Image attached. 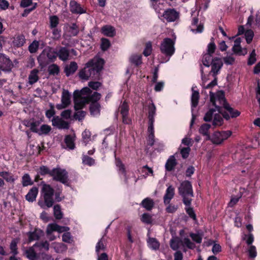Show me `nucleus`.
<instances>
[{"label":"nucleus","instance_id":"obj_62","mask_svg":"<svg viewBox=\"0 0 260 260\" xmlns=\"http://www.w3.org/2000/svg\"><path fill=\"white\" fill-rule=\"evenodd\" d=\"M190 151V148L189 147L182 148L180 151L182 157L183 158H186L188 156Z\"/></svg>","mask_w":260,"mask_h":260},{"label":"nucleus","instance_id":"obj_51","mask_svg":"<svg viewBox=\"0 0 260 260\" xmlns=\"http://www.w3.org/2000/svg\"><path fill=\"white\" fill-rule=\"evenodd\" d=\"M233 50L235 53H236L240 55H244L247 53V49L246 48L242 49L240 45L237 46V47H236V48H235V47H233Z\"/></svg>","mask_w":260,"mask_h":260},{"label":"nucleus","instance_id":"obj_50","mask_svg":"<svg viewBox=\"0 0 260 260\" xmlns=\"http://www.w3.org/2000/svg\"><path fill=\"white\" fill-rule=\"evenodd\" d=\"M101 97V94L97 92H94L92 95L89 96H87L89 102H91V103L96 102L100 99Z\"/></svg>","mask_w":260,"mask_h":260},{"label":"nucleus","instance_id":"obj_58","mask_svg":"<svg viewBox=\"0 0 260 260\" xmlns=\"http://www.w3.org/2000/svg\"><path fill=\"white\" fill-rule=\"evenodd\" d=\"M17 243V242L15 240H13L10 244V248L11 253H13V255H15L18 253Z\"/></svg>","mask_w":260,"mask_h":260},{"label":"nucleus","instance_id":"obj_7","mask_svg":"<svg viewBox=\"0 0 260 260\" xmlns=\"http://www.w3.org/2000/svg\"><path fill=\"white\" fill-rule=\"evenodd\" d=\"M51 176L53 180L59 181L66 184L68 181V172L64 169L60 168H54L51 170Z\"/></svg>","mask_w":260,"mask_h":260},{"label":"nucleus","instance_id":"obj_27","mask_svg":"<svg viewBox=\"0 0 260 260\" xmlns=\"http://www.w3.org/2000/svg\"><path fill=\"white\" fill-rule=\"evenodd\" d=\"M177 162L176 161V159L174 156H171L167 160L165 168L168 171H171L174 169L175 166L176 165Z\"/></svg>","mask_w":260,"mask_h":260},{"label":"nucleus","instance_id":"obj_24","mask_svg":"<svg viewBox=\"0 0 260 260\" xmlns=\"http://www.w3.org/2000/svg\"><path fill=\"white\" fill-rule=\"evenodd\" d=\"M141 205L146 210L150 211L154 206V202L151 199L147 198L142 201Z\"/></svg>","mask_w":260,"mask_h":260},{"label":"nucleus","instance_id":"obj_49","mask_svg":"<svg viewBox=\"0 0 260 260\" xmlns=\"http://www.w3.org/2000/svg\"><path fill=\"white\" fill-rule=\"evenodd\" d=\"M111 44L109 40L106 38L101 39V48L103 51L107 50L110 46Z\"/></svg>","mask_w":260,"mask_h":260},{"label":"nucleus","instance_id":"obj_48","mask_svg":"<svg viewBox=\"0 0 260 260\" xmlns=\"http://www.w3.org/2000/svg\"><path fill=\"white\" fill-rule=\"evenodd\" d=\"M22 184L23 186H26L32 184L31 178L28 174H25L23 176L22 178Z\"/></svg>","mask_w":260,"mask_h":260},{"label":"nucleus","instance_id":"obj_22","mask_svg":"<svg viewBox=\"0 0 260 260\" xmlns=\"http://www.w3.org/2000/svg\"><path fill=\"white\" fill-rule=\"evenodd\" d=\"M211 127V125L207 123L202 124L199 128V132L201 134L206 136V140H210V136L208 133V131Z\"/></svg>","mask_w":260,"mask_h":260},{"label":"nucleus","instance_id":"obj_64","mask_svg":"<svg viewBox=\"0 0 260 260\" xmlns=\"http://www.w3.org/2000/svg\"><path fill=\"white\" fill-rule=\"evenodd\" d=\"M249 255L251 258H254L257 255L256 248L254 246L251 245L248 249Z\"/></svg>","mask_w":260,"mask_h":260},{"label":"nucleus","instance_id":"obj_6","mask_svg":"<svg viewBox=\"0 0 260 260\" xmlns=\"http://www.w3.org/2000/svg\"><path fill=\"white\" fill-rule=\"evenodd\" d=\"M175 42L170 38H165L160 46L161 52L167 56H172L175 52Z\"/></svg>","mask_w":260,"mask_h":260},{"label":"nucleus","instance_id":"obj_20","mask_svg":"<svg viewBox=\"0 0 260 260\" xmlns=\"http://www.w3.org/2000/svg\"><path fill=\"white\" fill-rule=\"evenodd\" d=\"M78 65L75 61H72L69 66H67L64 69V72L67 76L73 74L77 70Z\"/></svg>","mask_w":260,"mask_h":260},{"label":"nucleus","instance_id":"obj_61","mask_svg":"<svg viewBox=\"0 0 260 260\" xmlns=\"http://www.w3.org/2000/svg\"><path fill=\"white\" fill-rule=\"evenodd\" d=\"M86 115V112L83 111H79L74 114V118L79 120H82L84 119Z\"/></svg>","mask_w":260,"mask_h":260},{"label":"nucleus","instance_id":"obj_39","mask_svg":"<svg viewBox=\"0 0 260 260\" xmlns=\"http://www.w3.org/2000/svg\"><path fill=\"white\" fill-rule=\"evenodd\" d=\"M51 130L50 126L47 124H43L41 126L40 128L39 129L38 134L39 135H48Z\"/></svg>","mask_w":260,"mask_h":260},{"label":"nucleus","instance_id":"obj_36","mask_svg":"<svg viewBox=\"0 0 260 260\" xmlns=\"http://www.w3.org/2000/svg\"><path fill=\"white\" fill-rule=\"evenodd\" d=\"M213 59L212 55L206 53L203 56V64L206 67H209Z\"/></svg>","mask_w":260,"mask_h":260},{"label":"nucleus","instance_id":"obj_8","mask_svg":"<svg viewBox=\"0 0 260 260\" xmlns=\"http://www.w3.org/2000/svg\"><path fill=\"white\" fill-rule=\"evenodd\" d=\"M232 135L231 131H223L221 132H215L212 137H210L211 142L215 144H220L223 141L227 139Z\"/></svg>","mask_w":260,"mask_h":260},{"label":"nucleus","instance_id":"obj_25","mask_svg":"<svg viewBox=\"0 0 260 260\" xmlns=\"http://www.w3.org/2000/svg\"><path fill=\"white\" fill-rule=\"evenodd\" d=\"M37 244H35L32 247H29L24 251L25 255L30 260H35L37 258V253L34 249V247Z\"/></svg>","mask_w":260,"mask_h":260},{"label":"nucleus","instance_id":"obj_33","mask_svg":"<svg viewBox=\"0 0 260 260\" xmlns=\"http://www.w3.org/2000/svg\"><path fill=\"white\" fill-rule=\"evenodd\" d=\"M79 32V27L75 23L72 24L68 27V32L70 37L76 36Z\"/></svg>","mask_w":260,"mask_h":260},{"label":"nucleus","instance_id":"obj_1","mask_svg":"<svg viewBox=\"0 0 260 260\" xmlns=\"http://www.w3.org/2000/svg\"><path fill=\"white\" fill-rule=\"evenodd\" d=\"M210 98L211 102L215 107V109H211L206 113L204 117V120L205 121H210L215 114L214 113L216 111L222 114L223 117L227 120L231 117L234 118L240 115V112L234 110L226 102L222 93L215 96L213 92H210Z\"/></svg>","mask_w":260,"mask_h":260},{"label":"nucleus","instance_id":"obj_9","mask_svg":"<svg viewBox=\"0 0 260 260\" xmlns=\"http://www.w3.org/2000/svg\"><path fill=\"white\" fill-rule=\"evenodd\" d=\"M13 63L10 58L3 53H0V69L9 72L13 68Z\"/></svg>","mask_w":260,"mask_h":260},{"label":"nucleus","instance_id":"obj_41","mask_svg":"<svg viewBox=\"0 0 260 260\" xmlns=\"http://www.w3.org/2000/svg\"><path fill=\"white\" fill-rule=\"evenodd\" d=\"M219 113H216L214 115L213 125L214 126H220L222 124L223 119Z\"/></svg>","mask_w":260,"mask_h":260},{"label":"nucleus","instance_id":"obj_17","mask_svg":"<svg viewBox=\"0 0 260 260\" xmlns=\"http://www.w3.org/2000/svg\"><path fill=\"white\" fill-rule=\"evenodd\" d=\"M102 33L107 37H113L116 35V30L115 28L110 25H106L101 28Z\"/></svg>","mask_w":260,"mask_h":260},{"label":"nucleus","instance_id":"obj_31","mask_svg":"<svg viewBox=\"0 0 260 260\" xmlns=\"http://www.w3.org/2000/svg\"><path fill=\"white\" fill-rule=\"evenodd\" d=\"M147 243L149 247L153 250H157L159 247V243L155 238H149Z\"/></svg>","mask_w":260,"mask_h":260},{"label":"nucleus","instance_id":"obj_59","mask_svg":"<svg viewBox=\"0 0 260 260\" xmlns=\"http://www.w3.org/2000/svg\"><path fill=\"white\" fill-rule=\"evenodd\" d=\"M82 161L83 164L89 166H91L94 163V160L87 155L83 156Z\"/></svg>","mask_w":260,"mask_h":260},{"label":"nucleus","instance_id":"obj_40","mask_svg":"<svg viewBox=\"0 0 260 260\" xmlns=\"http://www.w3.org/2000/svg\"><path fill=\"white\" fill-rule=\"evenodd\" d=\"M54 216L57 219H60L62 218V213L61 211V207L59 205H55L53 207Z\"/></svg>","mask_w":260,"mask_h":260},{"label":"nucleus","instance_id":"obj_43","mask_svg":"<svg viewBox=\"0 0 260 260\" xmlns=\"http://www.w3.org/2000/svg\"><path fill=\"white\" fill-rule=\"evenodd\" d=\"M39 47V42L36 40L34 41L28 46V50L31 53H36Z\"/></svg>","mask_w":260,"mask_h":260},{"label":"nucleus","instance_id":"obj_57","mask_svg":"<svg viewBox=\"0 0 260 260\" xmlns=\"http://www.w3.org/2000/svg\"><path fill=\"white\" fill-rule=\"evenodd\" d=\"M58 228V224L56 223H51L48 225L46 233L47 234H50L54 231H56Z\"/></svg>","mask_w":260,"mask_h":260},{"label":"nucleus","instance_id":"obj_4","mask_svg":"<svg viewBox=\"0 0 260 260\" xmlns=\"http://www.w3.org/2000/svg\"><path fill=\"white\" fill-rule=\"evenodd\" d=\"M178 190L179 194L183 198V203L186 206H190L192 201V198L193 196V190L190 182L188 181L182 182Z\"/></svg>","mask_w":260,"mask_h":260},{"label":"nucleus","instance_id":"obj_3","mask_svg":"<svg viewBox=\"0 0 260 260\" xmlns=\"http://www.w3.org/2000/svg\"><path fill=\"white\" fill-rule=\"evenodd\" d=\"M60 191L54 193V190L50 185L44 184L42 186L41 194V199L39 200L38 204L43 209L52 207L55 201L60 202L62 198L60 197Z\"/></svg>","mask_w":260,"mask_h":260},{"label":"nucleus","instance_id":"obj_45","mask_svg":"<svg viewBox=\"0 0 260 260\" xmlns=\"http://www.w3.org/2000/svg\"><path fill=\"white\" fill-rule=\"evenodd\" d=\"M48 72L50 75H57L59 72V68L56 64H52L48 67Z\"/></svg>","mask_w":260,"mask_h":260},{"label":"nucleus","instance_id":"obj_30","mask_svg":"<svg viewBox=\"0 0 260 260\" xmlns=\"http://www.w3.org/2000/svg\"><path fill=\"white\" fill-rule=\"evenodd\" d=\"M65 143L68 148L70 149H74L75 147V138L74 136L68 135L64 139Z\"/></svg>","mask_w":260,"mask_h":260},{"label":"nucleus","instance_id":"obj_11","mask_svg":"<svg viewBox=\"0 0 260 260\" xmlns=\"http://www.w3.org/2000/svg\"><path fill=\"white\" fill-rule=\"evenodd\" d=\"M162 16L168 22H174L179 18V13L174 9H168L164 12Z\"/></svg>","mask_w":260,"mask_h":260},{"label":"nucleus","instance_id":"obj_37","mask_svg":"<svg viewBox=\"0 0 260 260\" xmlns=\"http://www.w3.org/2000/svg\"><path fill=\"white\" fill-rule=\"evenodd\" d=\"M0 176L3 177L7 182L13 183L15 179L11 173L8 172H0Z\"/></svg>","mask_w":260,"mask_h":260},{"label":"nucleus","instance_id":"obj_44","mask_svg":"<svg viewBox=\"0 0 260 260\" xmlns=\"http://www.w3.org/2000/svg\"><path fill=\"white\" fill-rule=\"evenodd\" d=\"M50 27L51 28L56 27L59 23V18L56 15L51 16L49 17Z\"/></svg>","mask_w":260,"mask_h":260},{"label":"nucleus","instance_id":"obj_23","mask_svg":"<svg viewBox=\"0 0 260 260\" xmlns=\"http://www.w3.org/2000/svg\"><path fill=\"white\" fill-rule=\"evenodd\" d=\"M57 56L59 59L63 61H66L69 59V52L68 50L65 47H61L58 52Z\"/></svg>","mask_w":260,"mask_h":260},{"label":"nucleus","instance_id":"obj_13","mask_svg":"<svg viewBox=\"0 0 260 260\" xmlns=\"http://www.w3.org/2000/svg\"><path fill=\"white\" fill-rule=\"evenodd\" d=\"M71 95L68 90H63L61 96V104H57L56 108L58 110H61L66 108L70 104Z\"/></svg>","mask_w":260,"mask_h":260},{"label":"nucleus","instance_id":"obj_10","mask_svg":"<svg viewBox=\"0 0 260 260\" xmlns=\"http://www.w3.org/2000/svg\"><path fill=\"white\" fill-rule=\"evenodd\" d=\"M210 66H211L210 73L212 74L213 77H215L221 69L223 63L220 58L215 57L212 59Z\"/></svg>","mask_w":260,"mask_h":260},{"label":"nucleus","instance_id":"obj_29","mask_svg":"<svg viewBox=\"0 0 260 260\" xmlns=\"http://www.w3.org/2000/svg\"><path fill=\"white\" fill-rule=\"evenodd\" d=\"M192 95H191V104L192 107H196L199 103V92L198 91L194 90V87L192 88Z\"/></svg>","mask_w":260,"mask_h":260},{"label":"nucleus","instance_id":"obj_5","mask_svg":"<svg viewBox=\"0 0 260 260\" xmlns=\"http://www.w3.org/2000/svg\"><path fill=\"white\" fill-rule=\"evenodd\" d=\"M57 56V52L54 51L51 47H47L38 57V61L39 65L43 68L54 61Z\"/></svg>","mask_w":260,"mask_h":260},{"label":"nucleus","instance_id":"obj_34","mask_svg":"<svg viewBox=\"0 0 260 260\" xmlns=\"http://www.w3.org/2000/svg\"><path fill=\"white\" fill-rule=\"evenodd\" d=\"M156 112V107L154 104L152 103L148 108V119L149 121H154V116Z\"/></svg>","mask_w":260,"mask_h":260},{"label":"nucleus","instance_id":"obj_55","mask_svg":"<svg viewBox=\"0 0 260 260\" xmlns=\"http://www.w3.org/2000/svg\"><path fill=\"white\" fill-rule=\"evenodd\" d=\"M105 248V245L104 242V238H102L98 242L96 245L95 250L97 253H99L101 250H104Z\"/></svg>","mask_w":260,"mask_h":260},{"label":"nucleus","instance_id":"obj_21","mask_svg":"<svg viewBox=\"0 0 260 260\" xmlns=\"http://www.w3.org/2000/svg\"><path fill=\"white\" fill-rule=\"evenodd\" d=\"M38 73L39 70L38 69H34L31 71L28 78V83L30 85H32L38 81L39 79Z\"/></svg>","mask_w":260,"mask_h":260},{"label":"nucleus","instance_id":"obj_16","mask_svg":"<svg viewBox=\"0 0 260 260\" xmlns=\"http://www.w3.org/2000/svg\"><path fill=\"white\" fill-rule=\"evenodd\" d=\"M26 43L25 37L22 34L15 35L12 41V45L14 47L19 48L23 46Z\"/></svg>","mask_w":260,"mask_h":260},{"label":"nucleus","instance_id":"obj_54","mask_svg":"<svg viewBox=\"0 0 260 260\" xmlns=\"http://www.w3.org/2000/svg\"><path fill=\"white\" fill-rule=\"evenodd\" d=\"M141 220L144 223L150 224L152 222V217L148 213H144L142 215Z\"/></svg>","mask_w":260,"mask_h":260},{"label":"nucleus","instance_id":"obj_2","mask_svg":"<svg viewBox=\"0 0 260 260\" xmlns=\"http://www.w3.org/2000/svg\"><path fill=\"white\" fill-rule=\"evenodd\" d=\"M104 60L102 58H94L85 64V66L79 72V77L84 80L99 79Z\"/></svg>","mask_w":260,"mask_h":260},{"label":"nucleus","instance_id":"obj_63","mask_svg":"<svg viewBox=\"0 0 260 260\" xmlns=\"http://www.w3.org/2000/svg\"><path fill=\"white\" fill-rule=\"evenodd\" d=\"M256 54L255 52V50H253L249 56L248 61V64L249 65H252L256 61V58H255Z\"/></svg>","mask_w":260,"mask_h":260},{"label":"nucleus","instance_id":"obj_14","mask_svg":"<svg viewBox=\"0 0 260 260\" xmlns=\"http://www.w3.org/2000/svg\"><path fill=\"white\" fill-rule=\"evenodd\" d=\"M52 122L53 126H56L59 129H68L69 127V123L58 116L53 117Z\"/></svg>","mask_w":260,"mask_h":260},{"label":"nucleus","instance_id":"obj_28","mask_svg":"<svg viewBox=\"0 0 260 260\" xmlns=\"http://www.w3.org/2000/svg\"><path fill=\"white\" fill-rule=\"evenodd\" d=\"M182 243V240L178 237H173L170 242L171 248L174 250H177L179 248L180 244Z\"/></svg>","mask_w":260,"mask_h":260},{"label":"nucleus","instance_id":"obj_60","mask_svg":"<svg viewBox=\"0 0 260 260\" xmlns=\"http://www.w3.org/2000/svg\"><path fill=\"white\" fill-rule=\"evenodd\" d=\"M152 52V45L150 42H148L146 44L145 48L143 51V54L145 56H148L150 55Z\"/></svg>","mask_w":260,"mask_h":260},{"label":"nucleus","instance_id":"obj_35","mask_svg":"<svg viewBox=\"0 0 260 260\" xmlns=\"http://www.w3.org/2000/svg\"><path fill=\"white\" fill-rule=\"evenodd\" d=\"M75 95L78 94L79 96H89L91 92V90L88 87H84L81 91L76 90Z\"/></svg>","mask_w":260,"mask_h":260},{"label":"nucleus","instance_id":"obj_53","mask_svg":"<svg viewBox=\"0 0 260 260\" xmlns=\"http://www.w3.org/2000/svg\"><path fill=\"white\" fill-rule=\"evenodd\" d=\"M254 36L253 31L251 29L247 30L245 32V36L246 42L248 44L251 43Z\"/></svg>","mask_w":260,"mask_h":260},{"label":"nucleus","instance_id":"obj_47","mask_svg":"<svg viewBox=\"0 0 260 260\" xmlns=\"http://www.w3.org/2000/svg\"><path fill=\"white\" fill-rule=\"evenodd\" d=\"M82 141L86 145L90 140L91 133L89 130L85 129L82 134Z\"/></svg>","mask_w":260,"mask_h":260},{"label":"nucleus","instance_id":"obj_38","mask_svg":"<svg viewBox=\"0 0 260 260\" xmlns=\"http://www.w3.org/2000/svg\"><path fill=\"white\" fill-rule=\"evenodd\" d=\"M142 56L141 55L134 54L132 55L129 58V61L131 63L139 66L142 63Z\"/></svg>","mask_w":260,"mask_h":260},{"label":"nucleus","instance_id":"obj_52","mask_svg":"<svg viewBox=\"0 0 260 260\" xmlns=\"http://www.w3.org/2000/svg\"><path fill=\"white\" fill-rule=\"evenodd\" d=\"M39 123L38 122H28L26 124L27 126L30 127V130L35 133H38L39 129L38 126H39Z\"/></svg>","mask_w":260,"mask_h":260},{"label":"nucleus","instance_id":"obj_32","mask_svg":"<svg viewBox=\"0 0 260 260\" xmlns=\"http://www.w3.org/2000/svg\"><path fill=\"white\" fill-rule=\"evenodd\" d=\"M100 105L97 102L91 103L90 106V112L91 115H96L100 113Z\"/></svg>","mask_w":260,"mask_h":260},{"label":"nucleus","instance_id":"obj_15","mask_svg":"<svg viewBox=\"0 0 260 260\" xmlns=\"http://www.w3.org/2000/svg\"><path fill=\"white\" fill-rule=\"evenodd\" d=\"M70 9L71 12L74 14H82L85 12L81 5L75 0H71L70 3Z\"/></svg>","mask_w":260,"mask_h":260},{"label":"nucleus","instance_id":"obj_46","mask_svg":"<svg viewBox=\"0 0 260 260\" xmlns=\"http://www.w3.org/2000/svg\"><path fill=\"white\" fill-rule=\"evenodd\" d=\"M182 244L191 249H193L196 247L194 243L192 242L188 238H185L182 240Z\"/></svg>","mask_w":260,"mask_h":260},{"label":"nucleus","instance_id":"obj_18","mask_svg":"<svg viewBox=\"0 0 260 260\" xmlns=\"http://www.w3.org/2000/svg\"><path fill=\"white\" fill-rule=\"evenodd\" d=\"M174 188L171 185L169 186L167 188L166 193L164 197V202L166 205L169 204L170 203L171 200L174 197Z\"/></svg>","mask_w":260,"mask_h":260},{"label":"nucleus","instance_id":"obj_12","mask_svg":"<svg viewBox=\"0 0 260 260\" xmlns=\"http://www.w3.org/2000/svg\"><path fill=\"white\" fill-rule=\"evenodd\" d=\"M74 108L76 110L81 109L85 104L89 103L87 96H79L78 94L75 95L74 93Z\"/></svg>","mask_w":260,"mask_h":260},{"label":"nucleus","instance_id":"obj_42","mask_svg":"<svg viewBox=\"0 0 260 260\" xmlns=\"http://www.w3.org/2000/svg\"><path fill=\"white\" fill-rule=\"evenodd\" d=\"M42 232L40 230H36L34 232L30 233L29 234V241H32L34 240H38Z\"/></svg>","mask_w":260,"mask_h":260},{"label":"nucleus","instance_id":"obj_19","mask_svg":"<svg viewBox=\"0 0 260 260\" xmlns=\"http://www.w3.org/2000/svg\"><path fill=\"white\" fill-rule=\"evenodd\" d=\"M38 193V189L36 187H32L25 196L26 200L29 202H33L36 200Z\"/></svg>","mask_w":260,"mask_h":260},{"label":"nucleus","instance_id":"obj_26","mask_svg":"<svg viewBox=\"0 0 260 260\" xmlns=\"http://www.w3.org/2000/svg\"><path fill=\"white\" fill-rule=\"evenodd\" d=\"M198 19L196 17H194L192 22V28L191 30L193 32H202L203 30V25L202 24L198 25Z\"/></svg>","mask_w":260,"mask_h":260},{"label":"nucleus","instance_id":"obj_56","mask_svg":"<svg viewBox=\"0 0 260 260\" xmlns=\"http://www.w3.org/2000/svg\"><path fill=\"white\" fill-rule=\"evenodd\" d=\"M120 113L121 115H125L128 114V106L126 102H123V104L119 107Z\"/></svg>","mask_w":260,"mask_h":260}]
</instances>
